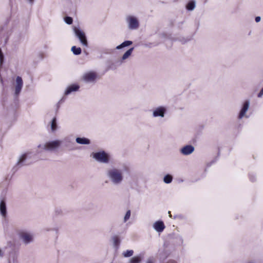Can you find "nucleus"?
Segmentation results:
<instances>
[{
    "mask_svg": "<svg viewBox=\"0 0 263 263\" xmlns=\"http://www.w3.org/2000/svg\"><path fill=\"white\" fill-rule=\"evenodd\" d=\"M108 174L112 181L115 183H118L122 180L121 173L117 169L109 171Z\"/></svg>",
    "mask_w": 263,
    "mask_h": 263,
    "instance_id": "nucleus-1",
    "label": "nucleus"
},
{
    "mask_svg": "<svg viewBox=\"0 0 263 263\" xmlns=\"http://www.w3.org/2000/svg\"><path fill=\"white\" fill-rule=\"evenodd\" d=\"M93 157L97 160L101 162L107 163L109 161V156L104 152L96 153Z\"/></svg>",
    "mask_w": 263,
    "mask_h": 263,
    "instance_id": "nucleus-2",
    "label": "nucleus"
},
{
    "mask_svg": "<svg viewBox=\"0 0 263 263\" xmlns=\"http://www.w3.org/2000/svg\"><path fill=\"white\" fill-rule=\"evenodd\" d=\"M61 142L59 140H55L46 143L45 144V148L47 150L53 151L58 148L61 145Z\"/></svg>",
    "mask_w": 263,
    "mask_h": 263,
    "instance_id": "nucleus-3",
    "label": "nucleus"
},
{
    "mask_svg": "<svg viewBox=\"0 0 263 263\" xmlns=\"http://www.w3.org/2000/svg\"><path fill=\"white\" fill-rule=\"evenodd\" d=\"M129 28L130 29H136L139 27V22L137 19L132 16H129L127 18Z\"/></svg>",
    "mask_w": 263,
    "mask_h": 263,
    "instance_id": "nucleus-4",
    "label": "nucleus"
},
{
    "mask_svg": "<svg viewBox=\"0 0 263 263\" xmlns=\"http://www.w3.org/2000/svg\"><path fill=\"white\" fill-rule=\"evenodd\" d=\"M74 32L76 35L79 37L82 44L85 46L87 45V41L85 33L78 29L75 28Z\"/></svg>",
    "mask_w": 263,
    "mask_h": 263,
    "instance_id": "nucleus-5",
    "label": "nucleus"
},
{
    "mask_svg": "<svg viewBox=\"0 0 263 263\" xmlns=\"http://www.w3.org/2000/svg\"><path fill=\"white\" fill-rule=\"evenodd\" d=\"M97 78V74L95 72L90 71L83 76V79L86 82L94 81Z\"/></svg>",
    "mask_w": 263,
    "mask_h": 263,
    "instance_id": "nucleus-6",
    "label": "nucleus"
},
{
    "mask_svg": "<svg viewBox=\"0 0 263 263\" xmlns=\"http://www.w3.org/2000/svg\"><path fill=\"white\" fill-rule=\"evenodd\" d=\"M20 237L23 239L25 243H28L32 240V236L30 234L25 232H21L19 233Z\"/></svg>",
    "mask_w": 263,
    "mask_h": 263,
    "instance_id": "nucleus-7",
    "label": "nucleus"
},
{
    "mask_svg": "<svg viewBox=\"0 0 263 263\" xmlns=\"http://www.w3.org/2000/svg\"><path fill=\"white\" fill-rule=\"evenodd\" d=\"M16 85L15 88V93L17 95L20 93L23 87V80L21 77L18 76L16 79Z\"/></svg>",
    "mask_w": 263,
    "mask_h": 263,
    "instance_id": "nucleus-8",
    "label": "nucleus"
},
{
    "mask_svg": "<svg viewBox=\"0 0 263 263\" xmlns=\"http://www.w3.org/2000/svg\"><path fill=\"white\" fill-rule=\"evenodd\" d=\"M154 229L158 232H162L165 227L162 221H157L154 224Z\"/></svg>",
    "mask_w": 263,
    "mask_h": 263,
    "instance_id": "nucleus-9",
    "label": "nucleus"
},
{
    "mask_svg": "<svg viewBox=\"0 0 263 263\" xmlns=\"http://www.w3.org/2000/svg\"><path fill=\"white\" fill-rule=\"evenodd\" d=\"M194 150V147L190 145L184 146L181 150V153L183 155H189L191 154Z\"/></svg>",
    "mask_w": 263,
    "mask_h": 263,
    "instance_id": "nucleus-10",
    "label": "nucleus"
},
{
    "mask_svg": "<svg viewBox=\"0 0 263 263\" xmlns=\"http://www.w3.org/2000/svg\"><path fill=\"white\" fill-rule=\"evenodd\" d=\"M249 106V102L248 101H246L243 105L242 109L240 110V112L239 115V118H242L246 114L247 110L248 109Z\"/></svg>",
    "mask_w": 263,
    "mask_h": 263,
    "instance_id": "nucleus-11",
    "label": "nucleus"
},
{
    "mask_svg": "<svg viewBox=\"0 0 263 263\" xmlns=\"http://www.w3.org/2000/svg\"><path fill=\"white\" fill-rule=\"evenodd\" d=\"M165 108L163 107H159L157 108L153 112V115L154 117H158V116H161L163 117L164 112H165Z\"/></svg>",
    "mask_w": 263,
    "mask_h": 263,
    "instance_id": "nucleus-12",
    "label": "nucleus"
},
{
    "mask_svg": "<svg viewBox=\"0 0 263 263\" xmlns=\"http://www.w3.org/2000/svg\"><path fill=\"white\" fill-rule=\"evenodd\" d=\"M0 212L2 216L4 217H6L7 211H6V205L4 200H2L0 203Z\"/></svg>",
    "mask_w": 263,
    "mask_h": 263,
    "instance_id": "nucleus-13",
    "label": "nucleus"
},
{
    "mask_svg": "<svg viewBox=\"0 0 263 263\" xmlns=\"http://www.w3.org/2000/svg\"><path fill=\"white\" fill-rule=\"evenodd\" d=\"M79 88V86L77 85H71L69 86L65 91L66 95H68L72 91H77Z\"/></svg>",
    "mask_w": 263,
    "mask_h": 263,
    "instance_id": "nucleus-14",
    "label": "nucleus"
},
{
    "mask_svg": "<svg viewBox=\"0 0 263 263\" xmlns=\"http://www.w3.org/2000/svg\"><path fill=\"white\" fill-rule=\"evenodd\" d=\"M76 141L78 143L81 144H88L90 143L89 140L85 138H77Z\"/></svg>",
    "mask_w": 263,
    "mask_h": 263,
    "instance_id": "nucleus-15",
    "label": "nucleus"
},
{
    "mask_svg": "<svg viewBox=\"0 0 263 263\" xmlns=\"http://www.w3.org/2000/svg\"><path fill=\"white\" fill-rule=\"evenodd\" d=\"M132 43H132V41H126L124 42L123 43H122L120 45L118 46L116 48L118 49H121V48H122L123 47L129 46V45H132Z\"/></svg>",
    "mask_w": 263,
    "mask_h": 263,
    "instance_id": "nucleus-16",
    "label": "nucleus"
},
{
    "mask_svg": "<svg viewBox=\"0 0 263 263\" xmlns=\"http://www.w3.org/2000/svg\"><path fill=\"white\" fill-rule=\"evenodd\" d=\"M141 260L142 259L140 256H134L130 259L129 263H140Z\"/></svg>",
    "mask_w": 263,
    "mask_h": 263,
    "instance_id": "nucleus-17",
    "label": "nucleus"
},
{
    "mask_svg": "<svg viewBox=\"0 0 263 263\" xmlns=\"http://www.w3.org/2000/svg\"><path fill=\"white\" fill-rule=\"evenodd\" d=\"M71 51L75 55L80 54L82 52V50L80 47H77L75 46L72 47Z\"/></svg>",
    "mask_w": 263,
    "mask_h": 263,
    "instance_id": "nucleus-18",
    "label": "nucleus"
},
{
    "mask_svg": "<svg viewBox=\"0 0 263 263\" xmlns=\"http://www.w3.org/2000/svg\"><path fill=\"white\" fill-rule=\"evenodd\" d=\"M134 48H131L129 49H128L126 52L123 54L122 57V60H124L128 58L132 54Z\"/></svg>",
    "mask_w": 263,
    "mask_h": 263,
    "instance_id": "nucleus-19",
    "label": "nucleus"
},
{
    "mask_svg": "<svg viewBox=\"0 0 263 263\" xmlns=\"http://www.w3.org/2000/svg\"><path fill=\"white\" fill-rule=\"evenodd\" d=\"M195 6V2L194 1H190L187 3L186 8L189 10H192L194 9Z\"/></svg>",
    "mask_w": 263,
    "mask_h": 263,
    "instance_id": "nucleus-20",
    "label": "nucleus"
},
{
    "mask_svg": "<svg viewBox=\"0 0 263 263\" xmlns=\"http://www.w3.org/2000/svg\"><path fill=\"white\" fill-rule=\"evenodd\" d=\"M134 254V251L132 250H126L123 253V255L125 257H128L132 256Z\"/></svg>",
    "mask_w": 263,
    "mask_h": 263,
    "instance_id": "nucleus-21",
    "label": "nucleus"
},
{
    "mask_svg": "<svg viewBox=\"0 0 263 263\" xmlns=\"http://www.w3.org/2000/svg\"><path fill=\"white\" fill-rule=\"evenodd\" d=\"M57 119L56 118L54 117L51 121V128L52 130L54 131L57 129Z\"/></svg>",
    "mask_w": 263,
    "mask_h": 263,
    "instance_id": "nucleus-22",
    "label": "nucleus"
},
{
    "mask_svg": "<svg viewBox=\"0 0 263 263\" xmlns=\"http://www.w3.org/2000/svg\"><path fill=\"white\" fill-rule=\"evenodd\" d=\"M173 178L170 175H167L164 177V182L166 183H170L172 182Z\"/></svg>",
    "mask_w": 263,
    "mask_h": 263,
    "instance_id": "nucleus-23",
    "label": "nucleus"
},
{
    "mask_svg": "<svg viewBox=\"0 0 263 263\" xmlns=\"http://www.w3.org/2000/svg\"><path fill=\"white\" fill-rule=\"evenodd\" d=\"M64 21L67 24H69V25H70L72 23V22H73V20L72 18V17H69V16H66L64 18Z\"/></svg>",
    "mask_w": 263,
    "mask_h": 263,
    "instance_id": "nucleus-24",
    "label": "nucleus"
},
{
    "mask_svg": "<svg viewBox=\"0 0 263 263\" xmlns=\"http://www.w3.org/2000/svg\"><path fill=\"white\" fill-rule=\"evenodd\" d=\"M113 240H114V245L116 246H118L119 245V243H120V240H119V238H118V236H114L113 237Z\"/></svg>",
    "mask_w": 263,
    "mask_h": 263,
    "instance_id": "nucleus-25",
    "label": "nucleus"
},
{
    "mask_svg": "<svg viewBox=\"0 0 263 263\" xmlns=\"http://www.w3.org/2000/svg\"><path fill=\"white\" fill-rule=\"evenodd\" d=\"M130 216V210H128V211H127V212L125 215L124 221H126L129 218Z\"/></svg>",
    "mask_w": 263,
    "mask_h": 263,
    "instance_id": "nucleus-26",
    "label": "nucleus"
},
{
    "mask_svg": "<svg viewBox=\"0 0 263 263\" xmlns=\"http://www.w3.org/2000/svg\"><path fill=\"white\" fill-rule=\"evenodd\" d=\"M26 154L23 155L18 161V163H21L22 162H23L26 159Z\"/></svg>",
    "mask_w": 263,
    "mask_h": 263,
    "instance_id": "nucleus-27",
    "label": "nucleus"
},
{
    "mask_svg": "<svg viewBox=\"0 0 263 263\" xmlns=\"http://www.w3.org/2000/svg\"><path fill=\"white\" fill-rule=\"evenodd\" d=\"M3 60V54L1 49H0V61H1V62H2Z\"/></svg>",
    "mask_w": 263,
    "mask_h": 263,
    "instance_id": "nucleus-28",
    "label": "nucleus"
},
{
    "mask_svg": "<svg viewBox=\"0 0 263 263\" xmlns=\"http://www.w3.org/2000/svg\"><path fill=\"white\" fill-rule=\"evenodd\" d=\"M263 95V88L261 89L259 93L258 94V97H261Z\"/></svg>",
    "mask_w": 263,
    "mask_h": 263,
    "instance_id": "nucleus-29",
    "label": "nucleus"
},
{
    "mask_svg": "<svg viewBox=\"0 0 263 263\" xmlns=\"http://www.w3.org/2000/svg\"><path fill=\"white\" fill-rule=\"evenodd\" d=\"M260 21V17L257 16V17H255V21L256 22H259Z\"/></svg>",
    "mask_w": 263,
    "mask_h": 263,
    "instance_id": "nucleus-30",
    "label": "nucleus"
},
{
    "mask_svg": "<svg viewBox=\"0 0 263 263\" xmlns=\"http://www.w3.org/2000/svg\"><path fill=\"white\" fill-rule=\"evenodd\" d=\"M167 263H177V262L174 260H170L167 261Z\"/></svg>",
    "mask_w": 263,
    "mask_h": 263,
    "instance_id": "nucleus-31",
    "label": "nucleus"
},
{
    "mask_svg": "<svg viewBox=\"0 0 263 263\" xmlns=\"http://www.w3.org/2000/svg\"><path fill=\"white\" fill-rule=\"evenodd\" d=\"M146 263H154V261L152 259H148Z\"/></svg>",
    "mask_w": 263,
    "mask_h": 263,
    "instance_id": "nucleus-32",
    "label": "nucleus"
},
{
    "mask_svg": "<svg viewBox=\"0 0 263 263\" xmlns=\"http://www.w3.org/2000/svg\"><path fill=\"white\" fill-rule=\"evenodd\" d=\"M3 256V253L2 251V250L0 249V256Z\"/></svg>",
    "mask_w": 263,
    "mask_h": 263,
    "instance_id": "nucleus-33",
    "label": "nucleus"
},
{
    "mask_svg": "<svg viewBox=\"0 0 263 263\" xmlns=\"http://www.w3.org/2000/svg\"><path fill=\"white\" fill-rule=\"evenodd\" d=\"M29 2L31 3H32L34 1V0H29Z\"/></svg>",
    "mask_w": 263,
    "mask_h": 263,
    "instance_id": "nucleus-34",
    "label": "nucleus"
},
{
    "mask_svg": "<svg viewBox=\"0 0 263 263\" xmlns=\"http://www.w3.org/2000/svg\"><path fill=\"white\" fill-rule=\"evenodd\" d=\"M168 214H170V217H171V216H171V212H170V211H169V212H168Z\"/></svg>",
    "mask_w": 263,
    "mask_h": 263,
    "instance_id": "nucleus-35",
    "label": "nucleus"
}]
</instances>
